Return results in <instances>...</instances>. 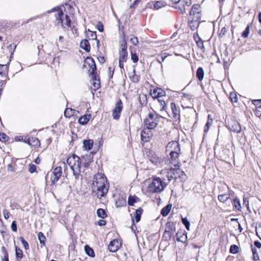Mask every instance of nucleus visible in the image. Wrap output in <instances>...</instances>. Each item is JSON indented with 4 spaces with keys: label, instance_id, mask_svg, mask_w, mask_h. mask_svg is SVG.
Here are the masks:
<instances>
[{
    "label": "nucleus",
    "instance_id": "nucleus-55",
    "mask_svg": "<svg viewBox=\"0 0 261 261\" xmlns=\"http://www.w3.org/2000/svg\"><path fill=\"white\" fill-rule=\"evenodd\" d=\"M88 31L90 33V34L89 35V37H90L91 39L96 40L97 36H96V32L90 31L89 30H88Z\"/></svg>",
    "mask_w": 261,
    "mask_h": 261
},
{
    "label": "nucleus",
    "instance_id": "nucleus-13",
    "mask_svg": "<svg viewBox=\"0 0 261 261\" xmlns=\"http://www.w3.org/2000/svg\"><path fill=\"white\" fill-rule=\"evenodd\" d=\"M180 151L179 144L177 141H171L168 143L166 146V151Z\"/></svg>",
    "mask_w": 261,
    "mask_h": 261
},
{
    "label": "nucleus",
    "instance_id": "nucleus-10",
    "mask_svg": "<svg viewBox=\"0 0 261 261\" xmlns=\"http://www.w3.org/2000/svg\"><path fill=\"white\" fill-rule=\"evenodd\" d=\"M151 129L147 128L145 127L144 128L141 132V140L144 142H147L149 141L152 136V133L151 132Z\"/></svg>",
    "mask_w": 261,
    "mask_h": 261
},
{
    "label": "nucleus",
    "instance_id": "nucleus-14",
    "mask_svg": "<svg viewBox=\"0 0 261 261\" xmlns=\"http://www.w3.org/2000/svg\"><path fill=\"white\" fill-rule=\"evenodd\" d=\"M171 107L172 113V118L175 121L179 120L180 118V110L177 108L175 103L172 102L171 104Z\"/></svg>",
    "mask_w": 261,
    "mask_h": 261
},
{
    "label": "nucleus",
    "instance_id": "nucleus-36",
    "mask_svg": "<svg viewBox=\"0 0 261 261\" xmlns=\"http://www.w3.org/2000/svg\"><path fill=\"white\" fill-rule=\"evenodd\" d=\"M16 257L17 259H21L23 257L22 251L17 247H15Z\"/></svg>",
    "mask_w": 261,
    "mask_h": 261
},
{
    "label": "nucleus",
    "instance_id": "nucleus-41",
    "mask_svg": "<svg viewBox=\"0 0 261 261\" xmlns=\"http://www.w3.org/2000/svg\"><path fill=\"white\" fill-rule=\"evenodd\" d=\"M239 247L236 245H232L230 247V252L233 254L237 253L239 252Z\"/></svg>",
    "mask_w": 261,
    "mask_h": 261
},
{
    "label": "nucleus",
    "instance_id": "nucleus-44",
    "mask_svg": "<svg viewBox=\"0 0 261 261\" xmlns=\"http://www.w3.org/2000/svg\"><path fill=\"white\" fill-rule=\"evenodd\" d=\"M230 99L232 102H236L238 101V97L236 93H230Z\"/></svg>",
    "mask_w": 261,
    "mask_h": 261
},
{
    "label": "nucleus",
    "instance_id": "nucleus-8",
    "mask_svg": "<svg viewBox=\"0 0 261 261\" xmlns=\"http://www.w3.org/2000/svg\"><path fill=\"white\" fill-rule=\"evenodd\" d=\"M62 174V168L61 167H57L51 173L50 176V181L51 184H54L58 181Z\"/></svg>",
    "mask_w": 261,
    "mask_h": 261
},
{
    "label": "nucleus",
    "instance_id": "nucleus-48",
    "mask_svg": "<svg viewBox=\"0 0 261 261\" xmlns=\"http://www.w3.org/2000/svg\"><path fill=\"white\" fill-rule=\"evenodd\" d=\"M173 234H172L170 232L165 230L163 237L165 238L166 240H170Z\"/></svg>",
    "mask_w": 261,
    "mask_h": 261
},
{
    "label": "nucleus",
    "instance_id": "nucleus-30",
    "mask_svg": "<svg viewBox=\"0 0 261 261\" xmlns=\"http://www.w3.org/2000/svg\"><path fill=\"white\" fill-rule=\"evenodd\" d=\"M75 110L71 108H67L64 111V116L67 118H69L74 114Z\"/></svg>",
    "mask_w": 261,
    "mask_h": 261
},
{
    "label": "nucleus",
    "instance_id": "nucleus-33",
    "mask_svg": "<svg viewBox=\"0 0 261 261\" xmlns=\"http://www.w3.org/2000/svg\"><path fill=\"white\" fill-rule=\"evenodd\" d=\"M133 73H134L133 75L130 76V79L132 81V82H133L134 83H137L140 81V75H137L135 73V69H134Z\"/></svg>",
    "mask_w": 261,
    "mask_h": 261
},
{
    "label": "nucleus",
    "instance_id": "nucleus-45",
    "mask_svg": "<svg viewBox=\"0 0 261 261\" xmlns=\"http://www.w3.org/2000/svg\"><path fill=\"white\" fill-rule=\"evenodd\" d=\"M36 170V167L35 165L33 164H30L29 165V171L31 173H33L34 172H35Z\"/></svg>",
    "mask_w": 261,
    "mask_h": 261
},
{
    "label": "nucleus",
    "instance_id": "nucleus-12",
    "mask_svg": "<svg viewBox=\"0 0 261 261\" xmlns=\"http://www.w3.org/2000/svg\"><path fill=\"white\" fill-rule=\"evenodd\" d=\"M229 129L234 133H239L241 131V126L236 120H231L228 123Z\"/></svg>",
    "mask_w": 261,
    "mask_h": 261
},
{
    "label": "nucleus",
    "instance_id": "nucleus-49",
    "mask_svg": "<svg viewBox=\"0 0 261 261\" xmlns=\"http://www.w3.org/2000/svg\"><path fill=\"white\" fill-rule=\"evenodd\" d=\"M131 59L134 63H137L138 61V57L136 53H131Z\"/></svg>",
    "mask_w": 261,
    "mask_h": 261
},
{
    "label": "nucleus",
    "instance_id": "nucleus-22",
    "mask_svg": "<svg viewBox=\"0 0 261 261\" xmlns=\"http://www.w3.org/2000/svg\"><path fill=\"white\" fill-rule=\"evenodd\" d=\"M116 206L117 207H122L126 205V200L125 198L121 197H119L115 202Z\"/></svg>",
    "mask_w": 261,
    "mask_h": 261
},
{
    "label": "nucleus",
    "instance_id": "nucleus-59",
    "mask_svg": "<svg viewBox=\"0 0 261 261\" xmlns=\"http://www.w3.org/2000/svg\"><path fill=\"white\" fill-rule=\"evenodd\" d=\"M3 213V215H4V217L5 218V219H8L9 218V215H10L9 212L7 210L5 209V210H4Z\"/></svg>",
    "mask_w": 261,
    "mask_h": 261
},
{
    "label": "nucleus",
    "instance_id": "nucleus-20",
    "mask_svg": "<svg viewBox=\"0 0 261 261\" xmlns=\"http://www.w3.org/2000/svg\"><path fill=\"white\" fill-rule=\"evenodd\" d=\"M200 6L199 4L193 5L190 12V15L192 16L193 14H200Z\"/></svg>",
    "mask_w": 261,
    "mask_h": 261
},
{
    "label": "nucleus",
    "instance_id": "nucleus-56",
    "mask_svg": "<svg viewBox=\"0 0 261 261\" xmlns=\"http://www.w3.org/2000/svg\"><path fill=\"white\" fill-rule=\"evenodd\" d=\"M120 45H127L126 40L125 37V35L123 33L122 38L120 41Z\"/></svg>",
    "mask_w": 261,
    "mask_h": 261
},
{
    "label": "nucleus",
    "instance_id": "nucleus-1",
    "mask_svg": "<svg viewBox=\"0 0 261 261\" xmlns=\"http://www.w3.org/2000/svg\"><path fill=\"white\" fill-rule=\"evenodd\" d=\"M93 185L94 188L96 189L97 196L99 198L103 197L108 192L109 184L106 177L102 173H98L95 175Z\"/></svg>",
    "mask_w": 261,
    "mask_h": 261
},
{
    "label": "nucleus",
    "instance_id": "nucleus-3",
    "mask_svg": "<svg viewBox=\"0 0 261 261\" xmlns=\"http://www.w3.org/2000/svg\"><path fill=\"white\" fill-rule=\"evenodd\" d=\"M57 12V13L55 14V17L57 20L59 21V23H61L62 27L63 28H66L67 27L68 28H71V21L69 17V16L67 15H65V19L64 20L63 19V17L64 15V13L63 12V11L61 9V8L59 7H56L52 9L48 10L47 11L48 13H50L51 12Z\"/></svg>",
    "mask_w": 261,
    "mask_h": 261
},
{
    "label": "nucleus",
    "instance_id": "nucleus-24",
    "mask_svg": "<svg viewBox=\"0 0 261 261\" xmlns=\"http://www.w3.org/2000/svg\"><path fill=\"white\" fill-rule=\"evenodd\" d=\"M143 210L141 207L138 208L135 212V218L136 222H139L140 221L141 215L142 214Z\"/></svg>",
    "mask_w": 261,
    "mask_h": 261
},
{
    "label": "nucleus",
    "instance_id": "nucleus-37",
    "mask_svg": "<svg viewBox=\"0 0 261 261\" xmlns=\"http://www.w3.org/2000/svg\"><path fill=\"white\" fill-rule=\"evenodd\" d=\"M138 199V197L135 196H129L128 199V204L130 206L134 205V203L137 201Z\"/></svg>",
    "mask_w": 261,
    "mask_h": 261
},
{
    "label": "nucleus",
    "instance_id": "nucleus-39",
    "mask_svg": "<svg viewBox=\"0 0 261 261\" xmlns=\"http://www.w3.org/2000/svg\"><path fill=\"white\" fill-rule=\"evenodd\" d=\"M252 251L253 253V259L254 261H257L259 260V256L257 253L256 249L255 247H252Z\"/></svg>",
    "mask_w": 261,
    "mask_h": 261
},
{
    "label": "nucleus",
    "instance_id": "nucleus-32",
    "mask_svg": "<svg viewBox=\"0 0 261 261\" xmlns=\"http://www.w3.org/2000/svg\"><path fill=\"white\" fill-rule=\"evenodd\" d=\"M201 18V14H193L192 16L190 15L189 19L196 22H199Z\"/></svg>",
    "mask_w": 261,
    "mask_h": 261
},
{
    "label": "nucleus",
    "instance_id": "nucleus-23",
    "mask_svg": "<svg viewBox=\"0 0 261 261\" xmlns=\"http://www.w3.org/2000/svg\"><path fill=\"white\" fill-rule=\"evenodd\" d=\"M204 72L202 67H199L196 71V77L200 81H201L204 77Z\"/></svg>",
    "mask_w": 261,
    "mask_h": 261
},
{
    "label": "nucleus",
    "instance_id": "nucleus-53",
    "mask_svg": "<svg viewBox=\"0 0 261 261\" xmlns=\"http://www.w3.org/2000/svg\"><path fill=\"white\" fill-rule=\"evenodd\" d=\"M130 42L134 45H137L138 43V40L137 37L133 36L130 39Z\"/></svg>",
    "mask_w": 261,
    "mask_h": 261
},
{
    "label": "nucleus",
    "instance_id": "nucleus-34",
    "mask_svg": "<svg viewBox=\"0 0 261 261\" xmlns=\"http://www.w3.org/2000/svg\"><path fill=\"white\" fill-rule=\"evenodd\" d=\"M229 198V196L227 194L219 195L218 197V200L223 203L225 202Z\"/></svg>",
    "mask_w": 261,
    "mask_h": 261
},
{
    "label": "nucleus",
    "instance_id": "nucleus-61",
    "mask_svg": "<svg viewBox=\"0 0 261 261\" xmlns=\"http://www.w3.org/2000/svg\"><path fill=\"white\" fill-rule=\"evenodd\" d=\"M97 29L100 32L103 31V26L102 23L100 22H98V24L97 25Z\"/></svg>",
    "mask_w": 261,
    "mask_h": 261
},
{
    "label": "nucleus",
    "instance_id": "nucleus-43",
    "mask_svg": "<svg viewBox=\"0 0 261 261\" xmlns=\"http://www.w3.org/2000/svg\"><path fill=\"white\" fill-rule=\"evenodd\" d=\"M20 240L24 249L25 250H28L29 248V245L28 243L24 239L23 237H20Z\"/></svg>",
    "mask_w": 261,
    "mask_h": 261
},
{
    "label": "nucleus",
    "instance_id": "nucleus-64",
    "mask_svg": "<svg viewBox=\"0 0 261 261\" xmlns=\"http://www.w3.org/2000/svg\"><path fill=\"white\" fill-rule=\"evenodd\" d=\"M106 223H107L105 220H100L97 222V224H98L99 226H103L106 225Z\"/></svg>",
    "mask_w": 261,
    "mask_h": 261
},
{
    "label": "nucleus",
    "instance_id": "nucleus-40",
    "mask_svg": "<svg viewBox=\"0 0 261 261\" xmlns=\"http://www.w3.org/2000/svg\"><path fill=\"white\" fill-rule=\"evenodd\" d=\"M233 205L236 210H240L241 206L240 200L238 198H236L233 199Z\"/></svg>",
    "mask_w": 261,
    "mask_h": 261
},
{
    "label": "nucleus",
    "instance_id": "nucleus-57",
    "mask_svg": "<svg viewBox=\"0 0 261 261\" xmlns=\"http://www.w3.org/2000/svg\"><path fill=\"white\" fill-rule=\"evenodd\" d=\"M243 204L245 205L247 207L248 210L250 211L249 210V199H248V198L247 197H244V198H243Z\"/></svg>",
    "mask_w": 261,
    "mask_h": 261
},
{
    "label": "nucleus",
    "instance_id": "nucleus-29",
    "mask_svg": "<svg viewBox=\"0 0 261 261\" xmlns=\"http://www.w3.org/2000/svg\"><path fill=\"white\" fill-rule=\"evenodd\" d=\"M119 60L121 61V62L124 61L126 62L127 58V51H119Z\"/></svg>",
    "mask_w": 261,
    "mask_h": 261
},
{
    "label": "nucleus",
    "instance_id": "nucleus-63",
    "mask_svg": "<svg viewBox=\"0 0 261 261\" xmlns=\"http://www.w3.org/2000/svg\"><path fill=\"white\" fill-rule=\"evenodd\" d=\"M120 48L119 51H127V45H120Z\"/></svg>",
    "mask_w": 261,
    "mask_h": 261
},
{
    "label": "nucleus",
    "instance_id": "nucleus-46",
    "mask_svg": "<svg viewBox=\"0 0 261 261\" xmlns=\"http://www.w3.org/2000/svg\"><path fill=\"white\" fill-rule=\"evenodd\" d=\"M196 44L197 46L202 50V51H204L205 47L204 46L203 41L202 40L199 42H197L196 43Z\"/></svg>",
    "mask_w": 261,
    "mask_h": 261
},
{
    "label": "nucleus",
    "instance_id": "nucleus-51",
    "mask_svg": "<svg viewBox=\"0 0 261 261\" xmlns=\"http://www.w3.org/2000/svg\"><path fill=\"white\" fill-rule=\"evenodd\" d=\"M158 101L161 103L162 106V110H164L166 107V103L164 99L162 98L161 96H159Z\"/></svg>",
    "mask_w": 261,
    "mask_h": 261
},
{
    "label": "nucleus",
    "instance_id": "nucleus-58",
    "mask_svg": "<svg viewBox=\"0 0 261 261\" xmlns=\"http://www.w3.org/2000/svg\"><path fill=\"white\" fill-rule=\"evenodd\" d=\"M30 139H31V137H30L29 136H25L24 137V138H23V137H21V140L24 142H25V143H27L28 144H29L30 145Z\"/></svg>",
    "mask_w": 261,
    "mask_h": 261
},
{
    "label": "nucleus",
    "instance_id": "nucleus-42",
    "mask_svg": "<svg viewBox=\"0 0 261 261\" xmlns=\"http://www.w3.org/2000/svg\"><path fill=\"white\" fill-rule=\"evenodd\" d=\"M249 29L250 27L249 25H248L247 27L246 28L245 30L243 32V33L242 34V36L243 38H247L248 37L249 34Z\"/></svg>",
    "mask_w": 261,
    "mask_h": 261
},
{
    "label": "nucleus",
    "instance_id": "nucleus-4",
    "mask_svg": "<svg viewBox=\"0 0 261 261\" xmlns=\"http://www.w3.org/2000/svg\"><path fill=\"white\" fill-rule=\"evenodd\" d=\"M166 185L160 177H154L148 185L147 191L149 193H160L164 190Z\"/></svg>",
    "mask_w": 261,
    "mask_h": 261
},
{
    "label": "nucleus",
    "instance_id": "nucleus-25",
    "mask_svg": "<svg viewBox=\"0 0 261 261\" xmlns=\"http://www.w3.org/2000/svg\"><path fill=\"white\" fill-rule=\"evenodd\" d=\"M166 5V3L164 1H156L154 4V8L156 10L161 9Z\"/></svg>",
    "mask_w": 261,
    "mask_h": 261
},
{
    "label": "nucleus",
    "instance_id": "nucleus-16",
    "mask_svg": "<svg viewBox=\"0 0 261 261\" xmlns=\"http://www.w3.org/2000/svg\"><path fill=\"white\" fill-rule=\"evenodd\" d=\"M80 47L84 49L86 52H89L90 50V45L89 41L87 39L81 41L80 43Z\"/></svg>",
    "mask_w": 261,
    "mask_h": 261
},
{
    "label": "nucleus",
    "instance_id": "nucleus-5",
    "mask_svg": "<svg viewBox=\"0 0 261 261\" xmlns=\"http://www.w3.org/2000/svg\"><path fill=\"white\" fill-rule=\"evenodd\" d=\"M160 121L159 115L155 113H149L144 120V127L151 129H154Z\"/></svg>",
    "mask_w": 261,
    "mask_h": 261
},
{
    "label": "nucleus",
    "instance_id": "nucleus-28",
    "mask_svg": "<svg viewBox=\"0 0 261 261\" xmlns=\"http://www.w3.org/2000/svg\"><path fill=\"white\" fill-rule=\"evenodd\" d=\"M85 251L86 253L89 256L94 257L95 255L94 252L93 250L89 247L88 245H86L85 246Z\"/></svg>",
    "mask_w": 261,
    "mask_h": 261
},
{
    "label": "nucleus",
    "instance_id": "nucleus-11",
    "mask_svg": "<svg viewBox=\"0 0 261 261\" xmlns=\"http://www.w3.org/2000/svg\"><path fill=\"white\" fill-rule=\"evenodd\" d=\"M180 151H171L169 153L170 161L175 167H179V163L178 162V157Z\"/></svg>",
    "mask_w": 261,
    "mask_h": 261
},
{
    "label": "nucleus",
    "instance_id": "nucleus-6",
    "mask_svg": "<svg viewBox=\"0 0 261 261\" xmlns=\"http://www.w3.org/2000/svg\"><path fill=\"white\" fill-rule=\"evenodd\" d=\"M177 168L173 169L172 168L168 169L167 171V177L169 181L173 179H176L178 178H182L183 176H186L185 173Z\"/></svg>",
    "mask_w": 261,
    "mask_h": 261
},
{
    "label": "nucleus",
    "instance_id": "nucleus-47",
    "mask_svg": "<svg viewBox=\"0 0 261 261\" xmlns=\"http://www.w3.org/2000/svg\"><path fill=\"white\" fill-rule=\"evenodd\" d=\"M252 103L257 107L258 108H261V99L253 100Z\"/></svg>",
    "mask_w": 261,
    "mask_h": 261
},
{
    "label": "nucleus",
    "instance_id": "nucleus-54",
    "mask_svg": "<svg viewBox=\"0 0 261 261\" xmlns=\"http://www.w3.org/2000/svg\"><path fill=\"white\" fill-rule=\"evenodd\" d=\"M92 84L93 85L95 90L98 89L100 87L99 81H92Z\"/></svg>",
    "mask_w": 261,
    "mask_h": 261
},
{
    "label": "nucleus",
    "instance_id": "nucleus-19",
    "mask_svg": "<svg viewBox=\"0 0 261 261\" xmlns=\"http://www.w3.org/2000/svg\"><path fill=\"white\" fill-rule=\"evenodd\" d=\"M90 118H91L90 114L85 115L81 117L79 119V122L80 124H81L82 125L86 124L89 121Z\"/></svg>",
    "mask_w": 261,
    "mask_h": 261
},
{
    "label": "nucleus",
    "instance_id": "nucleus-52",
    "mask_svg": "<svg viewBox=\"0 0 261 261\" xmlns=\"http://www.w3.org/2000/svg\"><path fill=\"white\" fill-rule=\"evenodd\" d=\"M11 229L13 231L16 232L17 231V223L15 221H13L11 225Z\"/></svg>",
    "mask_w": 261,
    "mask_h": 261
},
{
    "label": "nucleus",
    "instance_id": "nucleus-27",
    "mask_svg": "<svg viewBox=\"0 0 261 261\" xmlns=\"http://www.w3.org/2000/svg\"><path fill=\"white\" fill-rule=\"evenodd\" d=\"M30 146L39 147L40 145V141L38 138L31 137L30 139Z\"/></svg>",
    "mask_w": 261,
    "mask_h": 261
},
{
    "label": "nucleus",
    "instance_id": "nucleus-50",
    "mask_svg": "<svg viewBox=\"0 0 261 261\" xmlns=\"http://www.w3.org/2000/svg\"><path fill=\"white\" fill-rule=\"evenodd\" d=\"M8 137L4 133H0V141L2 142H6L7 141Z\"/></svg>",
    "mask_w": 261,
    "mask_h": 261
},
{
    "label": "nucleus",
    "instance_id": "nucleus-38",
    "mask_svg": "<svg viewBox=\"0 0 261 261\" xmlns=\"http://www.w3.org/2000/svg\"><path fill=\"white\" fill-rule=\"evenodd\" d=\"M182 223L185 225V227L188 230H190V223L188 220V219L185 218H182L181 219Z\"/></svg>",
    "mask_w": 261,
    "mask_h": 261
},
{
    "label": "nucleus",
    "instance_id": "nucleus-31",
    "mask_svg": "<svg viewBox=\"0 0 261 261\" xmlns=\"http://www.w3.org/2000/svg\"><path fill=\"white\" fill-rule=\"evenodd\" d=\"M97 215L98 217L102 219L105 218L107 217L106 211L102 208H98L97 210Z\"/></svg>",
    "mask_w": 261,
    "mask_h": 261
},
{
    "label": "nucleus",
    "instance_id": "nucleus-18",
    "mask_svg": "<svg viewBox=\"0 0 261 261\" xmlns=\"http://www.w3.org/2000/svg\"><path fill=\"white\" fill-rule=\"evenodd\" d=\"M84 147L88 150H91L93 146V141L92 140H84L83 141Z\"/></svg>",
    "mask_w": 261,
    "mask_h": 261
},
{
    "label": "nucleus",
    "instance_id": "nucleus-21",
    "mask_svg": "<svg viewBox=\"0 0 261 261\" xmlns=\"http://www.w3.org/2000/svg\"><path fill=\"white\" fill-rule=\"evenodd\" d=\"M172 207V205L171 204H168L165 207H164L161 210V214L163 216H167L170 213L171 209Z\"/></svg>",
    "mask_w": 261,
    "mask_h": 261
},
{
    "label": "nucleus",
    "instance_id": "nucleus-2",
    "mask_svg": "<svg viewBox=\"0 0 261 261\" xmlns=\"http://www.w3.org/2000/svg\"><path fill=\"white\" fill-rule=\"evenodd\" d=\"M66 162L73 172L75 179L79 178L81 174L82 162L81 159L75 154L68 156Z\"/></svg>",
    "mask_w": 261,
    "mask_h": 261
},
{
    "label": "nucleus",
    "instance_id": "nucleus-17",
    "mask_svg": "<svg viewBox=\"0 0 261 261\" xmlns=\"http://www.w3.org/2000/svg\"><path fill=\"white\" fill-rule=\"evenodd\" d=\"M8 64H0V75L2 77H5L8 75Z\"/></svg>",
    "mask_w": 261,
    "mask_h": 261
},
{
    "label": "nucleus",
    "instance_id": "nucleus-7",
    "mask_svg": "<svg viewBox=\"0 0 261 261\" xmlns=\"http://www.w3.org/2000/svg\"><path fill=\"white\" fill-rule=\"evenodd\" d=\"M85 62L89 65L90 69L89 73L91 76L92 81H99V79H97L95 71L96 70V66L94 60L91 57H87Z\"/></svg>",
    "mask_w": 261,
    "mask_h": 261
},
{
    "label": "nucleus",
    "instance_id": "nucleus-62",
    "mask_svg": "<svg viewBox=\"0 0 261 261\" xmlns=\"http://www.w3.org/2000/svg\"><path fill=\"white\" fill-rule=\"evenodd\" d=\"M193 37H194V39L195 41L196 42V43H197V42H199V41L202 40V39L199 36V35H198L197 33L194 34Z\"/></svg>",
    "mask_w": 261,
    "mask_h": 261
},
{
    "label": "nucleus",
    "instance_id": "nucleus-15",
    "mask_svg": "<svg viewBox=\"0 0 261 261\" xmlns=\"http://www.w3.org/2000/svg\"><path fill=\"white\" fill-rule=\"evenodd\" d=\"M119 247V242L117 240L114 239L111 241L108 246V249L112 252H115Z\"/></svg>",
    "mask_w": 261,
    "mask_h": 261
},
{
    "label": "nucleus",
    "instance_id": "nucleus-60",
    "mask_svg": "<svg viewBox=\"0 0 261 261\" xmlns=\"http://www.w3.org/2000/svg\"><path fill=\"white\" fill-rule=\"evenodd\" d=\"M1 252H2V254L4 255V256H9L7 250L5 247H4V246L2 247Z\"/></svg>",
    "mask_w": 261,
    "mask_h": 261
},
{
    "label": "nucleus",
    "instance_id": "nucleus-9",
    "mask_svg": "<svg viewBox=\"0 0 261 261\" xmlns=\"http://www.w3.org/2000/svg\"><path fill=\"white\" fill-rule=\"evenodd\" d=\"M122 108V102L121 99H119L112 112L113 117L114 119L117 120L119 118Z\"/></svg>",
    "mask_w": 261,
    "mask_h": 261
},
{
    "label": "nucleus",
    "instance_id": "nucleus-35",
    "mask_svg": "<svg viewBox=\"0 0 261 261\" xmlns=\"http://www.w3.org/2000/svg\"><path fill=\"white\" fill-rule=\"evenodd\" d=\"M199 22H196L189 19V25L192 30H196L199 26Z\"/></svg>",
    "mask_w": 261,
    "mask_h": 261
},
{
    "label": "nucleus",
    "instance_id": "nucleus-26",
    "mask_svg": "<svg viewBox=\"0 0 261 261\" xmlns=\"http://www.w3.org/2000/svg\"><path fill=\"white\" fill-rule=\"evenodd\" d=\"M38 238L40 244L41 245V246L42 247L43 246H44L46 241V237L42 232H39L38 233Z\"/></svg>",
    "mask_w": 261,
    "mask_h": 261
}]
</instances>
